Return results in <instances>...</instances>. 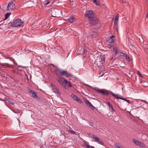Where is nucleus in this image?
Here are the masks:
<instances>
[{
    "label": "nucleus",
    "mask_w": 148,
    "mask_h": 148,
    "mask_svg": "<svg viewBox=\"0 0 148 148\" xmlns=\"http://www.w3.org/2000/svg\"><path fill=\"white\" fill-rule=\"evenodd\" d=\"M56 75H61L65 76L66 77L68 78L72 76V75L69 73L67 71L62 70L59 68H57L56 69Z\"/></svg>",
    "instance_id": "1"
},
{
    "label": "nucleus",
    "mask_w": 148,
    "mask_h": 148,
    "mask_svg": "<svg viewBox=\"0 0 148 148\" xmlns=\"http://www.w3.org/2000/svg\"><path fill=\"white\" fill-rule=\"evenodd\" d=\"M10 22V23H11V26L12 27H17L22 26L24 23V22L22 21L19 18H17L16 19L14 20L11 23Z\"/></svg>",
    "instance_id": "2"
},
{
    "label": "nucleus",
    "mask_w": 148,
    "mask_h": 148,
    "mask_svg": "<svg viewBox=\"0 0 148 148\" xmlns=\"http://www.w3.org/2000/svg\"><path fill=\"white\" fill-rule=\"evenodd\" d=\"M94 89L96 92L101 93L103 95L108 96L110 94V92L111 91H110L104 89H98L96 88H94Z\"/></svg>",
    "instance_id": "3"
},
{
    "label": "nucleus",
    "mask_w": 148,
    "mask_h": 148,
    "mask_svg": "<svg viewBox=\"0 0 148 148\" xmlns=\"http://www.w3.org/2000/svg\"><path fill=\"white\" fill-rule=\"evenodd\" d=\"M95 13L91 10H88L86 11L85 16L89 20L93 17H95Z\"/></svg>",
    "instance_id": "4"
},
{
    "label": "nucleus",
    "mask_w": 148,
    "mask_h": 148,
    "mask_svg": "<svg viewBox=\"0 0 148 148\" xmlns=\"http://www.w3.org/2000/svg\"><path fill=\"white\" fill-rule=\"evenodd\" d=\"M89 20L90 24L92 26L98 24L99 21L98 18L95 16Z\"/></svg>",
    "instance_id": "5"
},
{
    "label": "nucleus",
    "mask_w": 148,
    "mask_h": 148,
    "mask_svg": "<svg viewBox=\"0 0 148 148\" xmlns=\"http://www.w3.org/2000/svg\"><path fill=\"white\" fill-rule=\"evenodd\" d=\"M7 8L8 10H12L15 8L14 4L12 2H11L8 4Z\"/></svg>",
    "instance_id": "6"
},
{
    "label": "nucleus",
    "mask_w": 148,
    "mask_h": 148,
    "mask_svg": "<svg viewBox=\"0 0 148 148\" xmlns=\"http://www.w3.org/2000/svg\"><path fill=\"white\" fill-rule=\"evenodd\" d=\"M62 77H60L57 78L56 79V80L58 82L60 85H62L65 89H67V86L64 85L65 84H64V82H63V79H62Z\"/></svg>",
    "instance_id": "7"
},
{
    "label": "nucleus",
    "mask_w": 148,
    "mask_h": 148,
    "mask_svg": "<svg viewBox=\"0 0 148 148\" xmlns=\"http://www.w3.org/2000/svg\"><path fill=\"white\" fill-rule=\"evenodd\" d=\"M51 12L52 16L53 17H56L59 13L58 10L54 8L51 9Z\"/></svg>",
    "instance_id": "8"
},
{
    "label": "nucleus",
    "mask_w": 148,
    "mask_h": 148,
    "mask_svg": "<svg viewBox=\"0 0 148 148\" xmlns=\"http://www.w3.org/2000/svg\"><path fill=\"white\" fill-rule=\"evenodd\" d=\"M51 85L52 88V89L53 90V91L55 93H57L59 95H60V92L59 91V89L56 88V86L55 85H53L52 84H51Z\"/></svg>",
    "instance_id": "9"
},
{
    "label": "nucleus",
    "mask_w": 148,
    "mask_h": 148,
    "mask_svg": "<svg viewBox=\"0 0 148 148\" xmlns=\"http://www.w3.org/2000/svg\"><path fill=\"white\" fill-rule=\"evenodd\" d=\"M97 35V32L92 31L90 33L89 36H91V38H95Z\"/></svg>",
    "instance_id": "10"
},
{
    "label": "nucleus",
    "mask_w": 148,
    "mask_h": 148,
    "mask_svg": "<svg viewBox=\"0 0 148 148\" xmlns=\"http://www.w3.org/2000/svg\"><path fill=\"white\" fill-rule=\"evenodd\" d=\"M115 37L114 35H112L110 37L108 38L107 39V41L110 43H112L114 42V40L113 39Z\"/></svg>",
    "instance_id": "11"
},
{
    "label": "nucleus",
    "mask_w": 148,
    "mask_h": 148,
    "mask_svg": "<svg viewBox=\"0 0 148 148\" xmlns=\"http://www.w3.org/2000/svg\"><path fill=\"white\" fill-rule=\"evenodd\" d=\"M107 104L109 107L110 109H111L112 110L111 112H115V111L113 108V106L111 105L109 102H108Z\"/></svg>",
    "instance_id": "12"
},
{
    "label": "nucleus",
    "mask_w": 148,
    "mask_h": 148,
    "mask_svg": "<svg viewBox=\"0 0 148 148\" xmlns=\"http://www.w3.org/2000/svg\"><path fill=\"white\" fill-rule=\"evenodd\" d=\"M32 96L37 100H40V98L37 95L36 92H35L32 94Z\"/></svg>",
    "instance_id": "13"
},
{
    "label": "nucleus",
    "mask_w": 148,
    "mask_h": 148,
    "mask_svg": "<svg viewBox=\"0 0 148 148\" xmlns=\"http://www.w3.org/2000/svg\"><path fill=\"white\" fill-rule=\"evenodd\" d=\"M68 20L71 23H73L75 21L76 19L75 18L72 17L71 18H70L68 19Z\"/></svg>",
    "instance_id": "14"
},
{
    "label": "nucleus",
    "mask_w": 148,
    "mask_h": 148,
    "mask_svg": "<svg viewBox=\"0 0 148 148\" xmlns=\"http://www.w3.org/2000/svg\"><path fill=\"white\" fill-rule=\"evenodd\" d=\"M110 92V94H112L113 96L115 97L116 98L118 99H120V98H121V97H119V96L118 94H115L112 92Z\"/></svg>",
    "instance_id": "15"
},
{
    "label": "nucleus",
    "mask_w": 148,
    "mask_h": 148,
    "mask_svg": "<svg viewBox=\"0 0 148 148\" xmlns=\"http://www.w3.org/2000/svg\"><path fill=\"white\" fill-rule=\"evenodd\" d=\"M91 137H92L94 138L95 140V141L97 142L99 141V138L95 136L94 135H92L91 136Z\"/></svg>",
    "instance_id": "16"
},
{
    "label": "nucleus",
    "mask_w": 148,
    "mask_h": 148,
    "mask_svg": "<svg viewBox=\"0 0 148 148\" xmlns=\"http://www.w3.org/2000/svg\"><path fill=\"white\" fill-rule=\"evenodd\" d=\"M132 141L134 142V143L137 145L138 146L139 145V143L140 142L138 141L137 140L135 139H132Z\"/></svg>",
    "instance_id": "17"
},
{
    "label": "nucleus",
    "mask_w": 148,
    "mask_h": 148,
    "mask_svg": "<svg viewBox=\"0 0 148 148\" xmlns=\"http://www.w3.org/2000/svg\"><path fill=\"white\" fill-rule=\"evenodd\" d=\"M11 14V13L8 12L7 13L5 14V19H8L10 15Z\"/></svg>",
    "instance_id": "18"
},
{
    "label": "nucleus",
    "mask_w": 148,
    "mask_h": 148,
    "mask_svg": "<svg viewBox=\"0 0 148 148\" xmlns=\"http://www.w3.org/2000/svg\"><path fill=\"white\" fill-rule=\"evenodd\" d=\"M138 146H140L141 147H145L146 145L143 143L140 142L139 143V145Z\"/></svg>",
    "instance_id": "19"
},
{
    "label": "nucleus",
    "mask_w": 148,
    "mask_h": 148,
    "mask_svg": "<svg viewBox=\"0 0 148 148\" xmlns=\"http://www.w3.org/2000/svg\"><path fill=\"white\" fill-rule=\"evenodd\" d=\"M93 1V3L96 5H100V2L99 1H97V0H92Z\"/></svg>",
    "instance_id": "20"
},
{
    "label": "nucleus",
    "mask_w": 148,
    "mask_h": 148,
    "mask_svg": "<svg viewBox=\"0 0 148 148\" xmlns=\"http://www.w3.org/2000/svg\"><path fill=\"white\" fill-rule=\"evenodd\" d=\"M75 100L80 103H82L83 102L78 97Z\"/></svg>",
    "instance_id": "21"
},
{
    "label": "nucleus",
    "mask_w": 148,
    "mask_h": 148,
    "mask_svg": "<svg viewBox=\"0 0 148 148\" xmlns=\"http://www.w3.org/2000/svg\"><path fill=\"white\" fill-rule=\"evenodd\" d=\"M113 51H119V49H118L117 47H116L115 46H113Z\"/></svg>",
    "instance_id": "22"
},
{
    "label": "nucleus",
    "mask_w": 148,
    "mask_h": 148,
    "mask_svg": "<svg viewBox=\"0 0 148 148\" xmlns=\"http://www.w3.org/2000/svg\"><path fill=\"white\" fill-rule=\"evenodd\" d=\"M125 59L127 60L128 61H130L131 60V59L129 56H128L127 54L125 55Z\"/></svg>",
    "instance_id": "23"
},
{
    "label": "nucleus",
    "mask_w": 148,
    "mask_h": 148,
    "mask_svg": "<svg viewBox=\"0 0 148 148\" xmlns=\"http://www.w3.org/2000/svg\"><path fill=\"white\" fill-rule=\"evenodd\" d=\"M85 103L86 104V105L88 106L91 104V103L90 102V101L87 100H86V101H85Z\"/></svg>",
    "instance_id": "24"
},
{
    "label": "nucleus",
    "mask_w": 148,
    "mask_h": 148,
    "mask_svg": "<svg viewBox=\"0 0 148 148\" xmlns=\"http://www.w3.org/2000/svg\"><path fill=\"white\" fill-rule=\"evenodd\" d=\"M98 143L99 144L103 146L105 145H104V141L102 140H99V141H98Z\"/></svg>",
    "instance_id": "25"
},
{
    "label": "nucleus",
    "mask_w": 148,
    "mask_h": 148,
    "mask_svg": "<svg viewBox=\"0 0 148 148\" xmlns=\"http://www.w3.org/2000/svg\"><path fill=\"white\" fill-rule=\"evenodd\" d=\"M62 79H63V80H64V84H65L64 85H66V84H69L68 81L67 80L65 79L64 77H62Z\"/></svg>",
    "instance_id": "26"
},
{
    "label": "nucleus",
    "mask_w": 148,
    "mask_h": 148,
    "mask_svg": "<svg viewBox=\"0 0 148 148\" xmlns=\"http://www.w3.org/2000/svg\"><path fill=\"white\" fill-rule=\"evenodd\" d=\"M81 50H82V51L83 53H82V54H84L87 51V50L86 49H85L84 48H83Z\"/></svg>",
    "instance_id": "27"
},
{
    "label": "nucleus",
    "mask_w": 148,
    "mask_h": 148,
    "mask_svg": "<svg viewBox=\"0 0 148 148\" xmlns=\"http://www.w3.org/2000/svg\"><path fill=\"white\" fill-rule=\"evenodd\" d=\"M71 96L75 100V99H77V97L73 94H72L71 95Z\"/></svg>",
    "instance_id": "28"
},
{
    "label": "nucleus",
    "mask_w": 148,
    "mask_h": 148,
    "mask_svg": "<svg viewBox=\"0 0 148 148\" xmlns=\"http://www.w3.org/2000/svg\"><path fill=\"white\" fill-rule=\"evenodd\" d=\"M120 56L121 57H123V58H124L125 56L126 55V54H125L121 52H120Z\"/></svg>",
    "instance_id": "29"
},
{
    "label": "nucleus",
    "mask_w": 148,
    "mask_h": 148,
    "mask_svg": "<svg viewBox=\"0 0 148 148\" xmlns=\"http://www.w3.org/2000/svg\"><path fill=\"white\" fill-rule=\"evenodd\" d=\"M91 109H92L94 110V109H95V108L91 104L89 106Z\"/></svg>",
    "instance_id": "30"
},
{
    "label": "nucleus",
    "mask_w": 148,
    "mask_h": 148,
    "mask_svg": "<svg viewBox=\"0 0 148 148\" xmlns=\"http://www.w3.org/2000/svg\"><path fill=\"white\" fill-rule=\"evenodd\" d=\"M119 16L118 14L116 15L115 18V21H118L119 20Z\"/></svg>",
    "instance_id": "31"
},
{
    "label": "nucleus",
    "mask_w": 148,
    "mask_h": 148,
    "mask_svg": "<svg viewBox=\"0 0 148 148\" xmlns=\"http://www.w3.org/2000/svg\"><path fill=\"white\" fill-rule=\"evenodd\" d=\"M118 25V21H115L114 22V27H116Z\"/></svg>",
    "instance_id": "32"
},
{
    "label": "nucleus",
    "mask_w": 148,
    "mask_h": 148,
    "mask_svg": "<svg viewBox=\"0 0 148 148\" xmlns=\"http://www.w3.org/2000/svg\"><path fill=\"white\" fill-rule=\"evenodd\" d=\"M107 47L110 49H111L112 48H113V46L111 45H107Z\"/></svg>",
    "instance_id": "33"
},
{
    "label": "nucleus",
    "mask_w": 148,
    "mask_h": 148,
    "mask_svg": "<svg viewBox=\"0 0 148 148\" xmlns=\"http://www.w3.org/2000/svg\"><path fill=\"white\" fill-rule=\"evenodd\" d=\"M137 73L140 77H143V76L142 75L140 72L139 71H137Z\"/></svg>",
    "instance_id": "34"
},
{
    "label": "nucleus",
    "mask_w": 148,
    "mask_h": 148,
    "mask_svg": "<svg viewBox=\"0 0 148 148\" xmlns=\"http://www.w3.org/2000/svg\"><path fill=\"white\" fill-rule=\"evenodd\" d=\"M69 132L71 133L72 134H75V132L71 130H69Z\"/></svg>",
    "instance_id": "35"
},
{
    "label": "nucleus",
    "mask_w": 148,
    "mask_h": 148,
    "mask_svg": "<svg viewBox=\"0 0 148 148\" xmlns=\"http://www.w3.org/2000/svg\"><path fill=\"white\" fill-rule=\"evenodd\" d=\"M83 143H84V145L85 146H86V147L88 146H89L88 145V143L86 142L85 141H83Z\"/></svg>",
    "instance_id": "36"
},
{
    "label": "nucleus",
    "mask_w": 148,
    "mask_h": 148,
    "mask_svg": "<svg viewBox=\"0 0 148 148\" xmlns=\"http://www.w3.org/2000/svg\"><path fill=\"white\" fill-rule=\"evenodd\" d=\"M97 59H99V60H100V61L99 62H102V61H103V59H102V58L101 57H99V56H98L97 57Z\"/></svg>",
    "instance_id": "37"
},
{
    "label": "nucleus",
    "mask_w": 148,
    "mask_h": 148,
    "mask_svg": "<svg viewBox=\"0 0 148 148\" xmlns=\"http://www.w3.org/2000/svg\"><path fill=\"white\" fill-rule=\"evenodd\" d=\"M45 4L46 5H48V4H49V3H50V2L49 1H47V2H45Z\"/></svg>",
    "instance_id": "38"
},
{
    "label": "nucleus",
    "mask_w": 148,
    "mask_h": 148,
    "mask_svg": "<svg viewBox=\"0 0 148 148\" xmlns=\"http://www.w3.org/2000/svg\"><path fill=\"white\" fill-rule=\"evenodd\" d=\"M86 148H95V147L93 146H88Z\"/></svg>",
    "instance_id": "39"
},
{
    "label": "nucleus",
    "mask_w": 148,
    "mask_h": 148,
    "mask_svg": "<svg viewBox=\"0 0 148 148\" xmlns=\"http://www.w3.org/2000/svg\"><path fill=\"white\" fill-rule=\"evenodd\" d=\"M120 99H122V100H124L125 101H126V100H127V99H125L122 97L121 96V98H120Z\"/></svg>",
    "instance_id": "40"
},
{
    "label": "nucleus",
    "mask_w": 148,
    "mask_h": 148,
    "mask_svg": "<svg viewBox=\"0 0 148 148\" xmlns=\"http://www.w3.org/2000/svg\"><path fill=\"white\" fill-rule=\"evenodd\" d=\"M90 125L91 126H93L94 125V123L92 122H90Z\"/></svg>",
    "instance_id": "41"
},
{
    "label": "nucleus",
    "mask_w": 148,
    "mask_h": 148,
    "mask_svg": "<svg viewBox=\"0 0 148 148\" xmlns=\"http://www.w3.org/2000/svg\"><path fill=\"white\" fill-rule=\"evenodd\" d=\"M29 92L30 93L32 94V93H33L34 92H35V91H34L33 90H29Z\"/></svg>",
    "instance_id": "42"
},
{
    "label": "nucleus",
    "mask_w": 148,
    "mask_h": 148,
    "mask_svg": "<svg viewBox=\"0 0 148 148\" xmlns=\"http://www.w3.org/2000/svg\"><path fill=\"white\" fill-rule=\"evenodd\" d=\"M1 65L3 66H8L9 65V64L8 63H5V64H1Z\"/></svg>",
    "instance_id": "43"
},
{
    "label": "nucleus",
    "mask_w": 148,
    "mask_h": 148,
    "mask_svg": "<svg viewBox=\"0 0 148 148\" xmlns=\"http://www.w3.org/2000/svg\"><path fill=\"white\" fill-rule=\"evenodd\" d=\"M115 56L116 55H117V54H118L119 53V51H115Z\"/></svg>",
    "instance_id": "44"
},
{
    "label": "nucleus",
    "mask_w": 148,
    "mask_h": 148,
    "mask_svg": "<svg viewBox=\"0 0 148 148\" xmlns=\"http://www.w3.org/2000/svg\"><path fill=\"white\" fill-rule=\"evenodd\" d=\"M130 47L131 48H132V49H133V48L134 47L133 45V44H130Z\"/></svg>",
    "instance_id": "45"
},
{
    "label": "nucleus",
    "mask_w": 148,
    "mask_h": 148,
    "mask_svg": "<svg viewBox=\"0 0 148 148\" xmlns=\"http://www.w3.org/2000/svg\"><path fill=\"white\" fill-rule=\"evenodd\" d=\"M68 85L67 86V87L68 86H69V87H72V85H71V84H68Z\"/></svg>",
    "instance_id": "46"
},
{
    "label": "nucleus",
    "mask_w": 148,
    "mask_h": 148,
    "mask_svg": "<svg viewBox=\"0 0 148 148\" xmlns=\"http://www.w3.org/2000/svg\"><path fill=\"white\" fill-rule=\"evenodd\" d=\"M126 101L128 102V103H131V102L129 100H126Z\"/></svg>",
    "instance_id": "47"
},
{
    "label": "nucleus",
    "mask_w": 148,
    "mask_h": 148,
    "mask_svg": "<svg viewBox=\"0 0 148 148\" xmlns=\"http://www.w3.org/2000/svg\"><path fill=\"white\" fill-rule=\"evenodd\" d=\"M141 101H143L147 104H148V103L145 101L144 100H141Z\"/></svg>",
    "instance_id": "48"
},
{
    "label": "nucleus",
    "mask_w": 148,
    "mask_h": 148,
    "mask_svg": "<svg viewBox=\"0 0 148 148\" xmlns=\"http://www.w3.org/2000/svg\"><path fill=\"white\" fill-rule=\"evenodd\" d=\"M125 67V66L124 64H121L120 66V67Z\"/></svg>",
    "instance_id": "49"
},
{
    "label": "nucleus",
    "mask_w": 148,
    "mask_h": 148,
    "mask_svg": "<svg viewBox=\"0 0 148 148\" xmlns=\"http://www.w3.org/2000/svg\"><path fill=\"white\" fill-rule=\"evenodd\" d=\"M116 147L117 148H121L122 147H121V146H116Z\"/></svg>",
    "instance_id": "50"
},
{
    "label": "nucleus",
    "mask_w": 148,
    "mask_h": 148,
    "mask_svg": "<svg viewBox=\"0 0 148 148\" xmlns=\"http://www.w3.org/2000/svg\"><path fill=\"white\" fill-rule=\"evenodd\" d=\"M146 17L147 18H148V12L147 13V15H146Z\"/></svg>",
    "instance_id": "51"
},
{
    "label": "nucleus",
    "mask_w": 148,
    "mask_h": 148,
    "mask_svg": "<svg viewBox=\"0 0 148 148\" xmlns=\"http://www.w3.org/2000/svg\"><path fill=\"white\" fill-rule=\"evenodd\" d=\"M88 134L89 136H90V133H88Z\"/></svg>",
    "instance_id": "52"
},
{
    "label": "nucleus",
    "mask_w": 148,
    "mask_h": 148,
    "mask_svg": "<svg viewBox=\"0 0 148 148\" xmlns=\"http://www.w3.org/2000/svg\"><path fill=\"white\" fill-rule=\"evenodd\" d=\"M28 90L29 91V90H31V89L30 88L28 89Z\"/></svg>",
    "instance_id": "53"
},
{
    "label": "nucleus",
    "mask_w": 148,
    "mask_h": 148,
    "mask_svg": "<svg viewBox=\"0 0 148 148\" xmlns=\"http://www.w3.org/2000/svg\"><path fill=\"white\" fill-rule=\"evenodd\" d=\"M11 104H12V105H14V103H10Z\"/></svg>",
    "instance_id": "54"
},
{
    "label": "nucleus",
    "mask_w": 148,
    "mask_h": 148,
    "mask_svg": "<svg viewBox=\"0 0 148 148\" xmlns=\"http://www.w3.org/2000/svg\"><path fill=\"white\" fill-rule=\"evenodd\" d=\"M143 82H140V83H143Z\"/></svg>",
    "instance_id": "55"
},
{
    "label": "nucleus",
    "mask_w": 148,
    "mask_h": 148,
    "mask_svg": "<svg viewBox=\"0 0 148 148\" xmlns=\"http://www.w3.org/2000/svg\"><path fill=\"white\" fill-rule=\"evenodd\" d=\"M120 61V60H118V61Z\"/></svg>",
    "instance_id": "56"
},
{
    "label": "nucleus",
    "mask_w": 148,
    "mask_h": 148,
    "mask_svg": "<svg viewBox=\"0 0 148 148\" xmlns=\"http://www.w3.org/2000/svg\"><path fill=\"white\" fill-rule=\"evenodd\" d=\"M112 58H111L110 60H112Z\"/></svg>",
    "instance_id": "57"
},
{
    "label": "nucleus",
    "mask_w": 148,
    "mask_h": 148,
    "mask_svg": "<svg viewBox=\"0 0 148 148\" xmlns=\"http://www.w3.org/2000/svg\"><path fill=\"white\" fill-rule=\"evenodd\" d=\"M148 0H146V1H147Z\"/></svg>",
    "instance_id": "58"
},
{
    "label": "nucleus",
    "mask_w": 148,
    "mask_h": 148,
    "mask_svg": "<svg viewBox=\"0 0 148 148\" xmlns=\"http://www.w3.org/2000/svg\"><path fill=\"white\" fill-rule=\"evenodd\" d=\"M82 1H83V0H82Z\"/></svg>",
    "instance_id": "59"
}]
</instances>
